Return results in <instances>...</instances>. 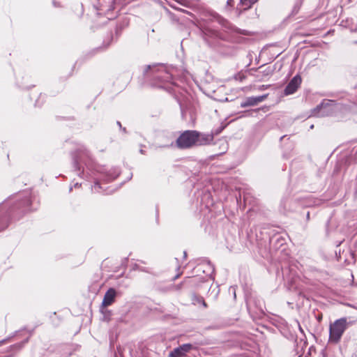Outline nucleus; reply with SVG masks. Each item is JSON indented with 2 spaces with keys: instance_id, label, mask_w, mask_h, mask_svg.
<instances>
[{
  "instance_id": "nucleus-1",
  "label": "nucleus",
  "mask_w": 357,
  "mask_h": 357,
  "mask_svg": "<svg viewBox=\"0 0 357 357\" xmlns=\"http://www.w3.org/2000/svg\"><path fill=\"white\" fill-rule=\"evenodd\" d=\"M211 140L208 136L200 135L197 131H185L178 138L176 143L178 147L185 149L192 146L206 144Z\"/></svg>"
},
{
  "instance_id": "nucleus-2",
  "label": "nucleus",
  "mask_w": 357,
  "mask_h": 357,
  "mask_svg": "<svg viewBox=\"0 0 357 357\" xmlns=\"http://www.w3.org/2000/svg\"><path fill=\"white\" fill-rule=\"evenodd\" d=\"M346 328L347 319L345 318H341L331 324L329 327L330 341L335 343L338 342Z\"/></svg>"
},
{
  "instance_id": "nucleus-3",
  "label": "nucleus",
  "mask_w": 357,
  "mask_h": 357,
  "mask_svg": "<svg viewBox=\"0 0 357 357\" xmlns=\"http://www.w3.org/2000/svg\"><path fill=\"white\" fill-rule=\"evenodd\" d=\"M338 107L333 101L327 100L317 107L313 111V115L318 117L333 115L337 110Z\"/></svg>"
},
{
  "instance_id": "nucleus-4",
  "label": "nucleus",
  "mask_w": 357,
  "mask_h": 357,
  "mask_svg": "<svg viewBox=\"0 0 357 357\" xmlns=\"http://www.w3.org/2000/svg\"><path fill=\"white\" fill-rule=\"evenodd\" d=\"M192 348V344H184L171 351L169 354V357H183Z\"/></svg>"
},
{
  "instance_id": "nucleus-5",
  "label": "nucleus",
  "mask_w": 357,
  "mask_h": 357,
  "mask_svg": "<svg viewBox=\"0 0 357 357\" xmlns=\"http://www.w3.org/2000/svg\"><path fill=\"white\" fill-rule=\"evenodd\" d=\"M116 296V290L113 288H109L104 296L102 305L105 307L111 305L114 302Z\"/></svg>"
},
{
  "instance_id": "nucleus-6",
  "label": "nucleus",
  "mask_w": 357,
  "mask_h": 357,
  "mask_svg": "<svg viewBox=\"0 0 357 357\" xmlns=\"http://www.w3.org/2000/svg\"><path fill=\"white\" fill-rule=\"evenodd\" d=\"M301 82V78L298 76H295L287 86L284 90L285 95H290L294 93L298 88Z\"/></svg>"
},
{
  "instance_id": "nucleus-7",
  "label": "nucleus",
  "mask_w": 357,
  "mask_h": 357,
  "mask_svg": "<svg viewBox=\"0 0 357 357\" xmlns=\"http://www.w3.org/2000/svg\"><path fill=\"white\" fill-rule=\"evenodd\" d=\"M254 105H256V102L254 99V97H249L245 100V102L241 103V106L243 107Z\"/></svg>"
},
{
  "instance_id": "nucleus-8",
  "label": "nucleus",
  "mask_w": 357,
  "mask_h": 357,
  "mask_svg": "<svg viewBox=\"0 0 357 357\" xmlns=\"http://www.w3.org/2000/svg\"><path fill=\"white\" fill-rule=\"evenodd\" d=\"M256 1V0H241V4L243 6H245L243 9L246 10L249 8L252 3H254Z\"/></svg>"
},
{
  "instance_id": "nucleus-9",
  "label": "nucleus",
  "mask_w": 357,
  "mask_h": 357,
  "mask_svg": "<svg viewBox=\"0 0 357 357\" xmlns=\"http://www.w3.org/2000/svg\"><path fill=\"white\" fill-rule=\"evenodd\" d=\"M266 97H267L266 95L254 97V99L256 102V105H257L259 102L264 101L266 98Z\"/></svg>"
},
{
  "instance_id": "nucleus-10",
  "label": "nucleus",
  "mask_w": 357,
  "mask_h": 357,
  "mask_svg": "<svg viewBox=\"0 0 357 357\" xmlns=\"http://www.w3.org/2000/svg\"><path fill=\"white\" fill-rule=\"evenodd\" d=\"M96 187H98V183L95 184L94 188H96Z\"/></svg>"
},
{
  "instance_id": "nucleus-11",
  "label": "nucleus",
  "mask_w": 357,
  "mask_h": 357,
  "mask_svg": "<svg viewBox=\"0 0 357 357\" xmlns=\"http://www.w3.org/2000/svg\"><path fill=\"white\" fill-rule=\"evenodd\" d=\"M183 255H184V257H186V252H183Z\"/></svg>"
}]
</instances>
